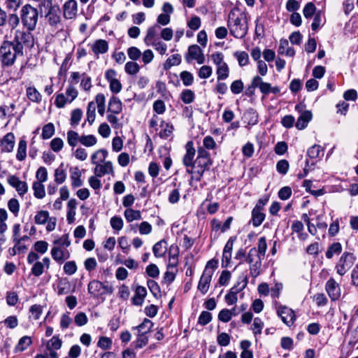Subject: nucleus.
<instances>
[{
    "label": "nucleus",
    "instance_id": "1",
    "mask_svg": "<svg viewBox=\"0 0 358 358\" xmlns=\"http://www.w3.org/2000/svg\"><path fill=\"white\" fill-rule=\"evenodd\" d=\"M237 10H232L229 13L227 25L230 33L237 38H243L248 32V22L244 13H237Z\"/></svg>",
    "mask_w": 358,
    "mask_h": 358
},
{
    "label": "nucleus",
    "instance_id": "2",
    "mask_svg": "<svg viewBox=\"0 0 358 358\" xmlns=\"http://www.w3.org/2000/svg\"><path fill=\"white\" fill-rule=\"evenodd\" d=\"M213 164L210 153L203 148L200 147L197 150V157L195 159L194 169H187V172L195 175L196 180H200L204 172L210 169Z\"/></svg>",
    "mask_w": 358,
    "mask_h": 358
},
{
    "label": "nucleus",
    "instance_id": "3",
    "mask_svg": "<svg viewBox=\"0 0 358 358\" xmlns=\"http://www.w3.org/2000/svg\"><path fill=\"white\" fill-rule=\"evenodd\" d=\"M10 41H3L0 45V62L3 67L13 66L17 58L23 57Z\"/></svg>",
    "mask_w": 358,
    "mask_h": 358
},
{
    "label": "nucleus",
    "instance_id": "4",
    "mask_svg": "<svg viewBox=\"0 0 358 358\" xmlns=\"http://www.w3.org/2000/svg\"><path fill=\"white\" fill-rule=\"evenodd\" d=\"M38 10L36 8L29 3L23 6L20 10V19L23 25L29 31L36 29L38 20Z\"/></svg>",
    "mask_w": 358,
    "mask_h": 358
},
{
    "label": "nucleus",
    "instance_id": "5",
    "mask_svg": "<svg viewBox=\"0 0 358 358\" xmlns=\"http://www.w3.org/2000/svg\"><path fill=\"white\" fill-rule=\"evenodd\" d=\"M11 43L24 55V50L34 45V36L30 31L16 30Z\"/></svg>",
    "mask_w": 358,
    "mask_h": 358
},
{
    "label": "nucleus",
    "instance_id": "6",
    "mask_svg": "<svg viewBox=\"0 0 358 358\" xmlns=\"http://www.w3.org/2000/svg\"><path fill=\"white\" fill-rule=\"evenodd\" d=\"M355 257L351 252H345L340 257L336 266V272L340 275H345L353 266Z\"/></svg>",
    "mask_w": 358,
    "mask_h": 358
},
{
    "label": "nucleus",
    "instance_id": "7",
    "mask_svg": "<svg viewBox=\"0 0 358 358\" xmlns=\"http://www.w3.org/2000/svg\"><path fill=\"white\" fill-rule=\"evenodd\" d=\"M186 152L182 158V164L187 168V169H194L195 165V154L196 150L194 148V143L192 141H188L185 145Z\"/></svg>",
    "mask_w": 358,
    "mask_h": 358
},
{
    "label": "nucleus",
    "instance_id": "8",
    "mask_svg": "<svg viewBox=\"0 0 358 358\" xmlns=\"http://www.w3.org/2000/svg\"><path fill=\"white\" fill-rule=\"evenodd\" d=\"M277 314L288 327L292 326L296 320L294 311L285 306H280L278 308Z\"/></svg>",
    "mask_w": 358,
    "mask_h": 358
},
{
    "label": "nucleus",
    "instance_id": "9",
    "mask_svg": "<svg viewBox=\"0 0 358 358\" xmlns=\"http://www.w3.org/2000/svg\"><path fill=\"white\" fill-rule=\"evenodd\" d=\"M185 59L187 62H189L190 59H194L199 64H203L205 62V57L202 50L197 45H192L189 47Z\"/></svg>",
    "mask_w": 358,
    "mask_h": 358
},
{
    "label": "nucleus",
    "instance_id": "10",
    "mask_svg": "<svg viewBox=\"0 0 358 358\" xmlns=\"http://www.w3.org/2000/svg\"><path fill=\"white\" fill-rule=\"evenodd\" d=\"M43 16L51 27L57 28L61 24V10L58 5L55 8H53V9L50 12L45 13Z\"/></svg>",
    "mask_w": 358,
    "mask_h": 358
},
{
    "label": "nucleus",
    "instance_id": "11",
    "mask_svg": "<svg viewBox=\"0 0 358 358\" xmlns=\"http://www.w3.org/2000/svg\"><path fill=\"white\" fill-rule=\"evenodd\" d=\"M243 285L239 288L232 287L229 292L225 296V301L228 305H233L237 302V294L243 290L248 284V277L243 276L242 278Z\"/></svg>",
    "mask_w": 358,
    "mask_h": 358
},
{
    "label": "nucleus",
    "instance_id": "12",
    "mask_svg": "<svg viewBox=\"0 0 358 358\" xmlns=\"http://www.w3.org/2000/svg\"><path fill=\"white\" fill-rule=\"evenodd\" d=\"M62 9L64 18L73 19L77 15L78 3L76 0H68L64 3Z\"/></svg>",
    "mask_w": 358,
    "mask_h": 358
},
{
    "label": "nucleus",
    "instance_id": "13",
    "mask_svg": "<svg viewBox=\"0 0 358 358\" xmlns=\"http://www.w3.org/2000/svg\"><path fill=\"white\" fill-rule=\"evenodd\" d=\"M325 289L332 301L337 300L341 295V289L334 278H330L326 283Z\"/></svg>",
    "mask_w": 358,
    "mask_h": 358
},
{
    "label": "nucleus",
    "instance_id": "14",
    "mask_svg": "<svg viewBox=\"0 0 358 358\" xmlns=\"http://www.w3.org/2000/svg\"><path fill=\"white\" fill-rule=\"evenodd\" d=\"M16 105L15 103H10L9 105H2L0 106V119L4 120L6 117L8 120L5 125L15 115Z\"/></svg>",
    "mask_w": 358,
    "mask_h": 358
},
{
    "label": "nucleus",
    "instance_id": "15",
    "mask_svg": "<svg viewBox=\"0 0 358 358\" xmlns=\"http://www.w3.org/2000/svg\"><path fill=\"white\" fill-rule=\"evenodd\" d=\"M212 276L213 275H210V273H208V271L203 272L197 286V289L202 294H206L208 292L212 280Z\"/></svg>",
    "mask_w": 358,
    "mask_h": 358
},
{
    "label": "nucleus",
    "instance_id": "16",
    "mask_svg": "<svg viewBox=\"0 0 358 358\" xmlns=\"http://www.w3.org/2000/svg\"><path fill=\"white\" fill-rule=\"evenodd\" d=\"M91 50L95 56L98 57L100 54H105L108 50V43L104 39L96 40L91 44Z\"/></svg>",
    "mask_w": 358,
    "mask_h": 358
},
{
    "label": "nucleus",
    "instance_id": "17",
    "mask_svg": "<svg viewBox=\"0 0 358 358\" xmlns=\"http://www.w3.org/2000/svg\"><path fill=\"white\" fill-rule=\"evenodd\" d=\"M94 172L96 177H102L106 174L113 173L112 162H106L103 164H97L94 168Z\"/></svg>",
    "mask_w": 358,
    "mask_h": 358
},
{
    "label": "nucleus",
    "instance_id": "18",
    "mask_svg": "<svg viewBox=\"0 0 358 358\" xmlns=\"http://www.w3.org/2000/svg\"><path fill=\"white\" fill-rule=\"evenodd\" d=\"M146 294L147 290L145 287L140 285L137 286L135 294L132 298V303L135 306H142Z\"/></svg>",
    "mask_w": 358,
    "mask_h": 358
},
{
    "label": "nucleus",
    "instance_id": "19",
    "mask_svg": "<svg viewBox=\"0 0 358 358\" xmlns=\"http://www.w3.org/2000/svg\"><path fill=\"white\" fill-rule=\"evenodd\" d=\"M51 255L52 259L58 263H62L65 259L69 258L70 254L67 252L65 253L61 247L54 246L51 250Z\"/></svg>",
    "mask_w": 358,
    "mask_h": 358
},
{
    "label": "nucleus",
    "instance_id": "20",
    "mask_svg": "<svg viewBox=\"0 0 358 358\" xmlns=\"http://www.w3.org/2000/svg\"><path fill=\"white\" fill-rule=\"evenodd\" d=\"M27 97L31 101L39 103L42 101V95L34 86H29L26 89Z\"/></svg>",
    "mask_w": 358,
    "mask_h": 358
},
{
    "label": "nucleus",
    "instance_id": "21",
    "mask_svg": "<svg viewBox=\"0 0 358 358\" xmlns=\"http://www.w3.org/2000/svg\"><path fill=\"white\" fill-rule=\"evenodd\" d=\"M122 109V105L120 99L113 96L109 101L108 110L114 114H119Z\"/></svg>",
    "mask_w": 358,
    "mask_h": 358
},
{
    "label": "nucleus",
    "instance_id": "22",
    "mask_svg": "<svg viewBox=\"0 0 358 358\" xmlns=\"http://www.w3.org/2000/svg\"><path fill=\"white\" fill-rule=\"evenodd\" d=\"M57 5L53 4V0H42L38 4V13L41 16L44 15L48 12H50L53 8H55Z\"/></svg>",
    "mask_w": 358,
    "mask_h": 358
},
{
    "label": "nucleus",
    "instance_id": "23",
    "mask_svg": "<svg viewBox=\"0 0 358 358\" xmlns=\"http://www.w3.org/2000/svg\"><path fill=\"white\" fill-rule=\"evenodd\" d=\"M159 29L160 27L159 24H155L148 29L146 36L144 38V41L148 45L157 40L155 39V36L157 35Z\"/></svg>",
    "mask_w": 358,
    "mask_h": 358
},
{
    "label": "nucleus",
    "instance_id": "24",
    "mask_svg": "<svg viewBox=\"0 0 358 358\" xmlns=\"http://www.w3.org/2000/svg\"><path fill=\"white\" fill-rule=\"evenodd\" d=\"M2 151L10 152L15 145V136H4L1 141Z\"/></svg>",
    "mask_w": 358,
    "mask_h": 358
},
{
    "label": "nucleus",
    "instance_id": "25",
    "mask_svg": "<svg viewBox=\"0 0 358 358\" xmlns=\"http://www.w3.org/2000/svg\"><path fill=\"white\" fill-rule=\"evenodd\" d=\"M101 287H103V282L93 280L88 284V292L91 295L98 296L101 294Z\"/></svg>",
    "mask_w": 358,
    "mask_h": 358
},
{
    "label": "nucleus",
    "instance_id": "26",
    "mask_svg": "<svg viewBox=\"0 0 358 358\" xmlns=\"http://www.w3.org/2000/svg\"><path fill=\"white\" fill-rule=\"evenodd\" d=\"M153 327V323L149 319L145 318L143 322L137 327H134L132 329H137L138 334L145 335L150 331Z\"/></svg>",
    "mask_w": 358,
    "mask_h": 358
},
{
    "label": "nucleus",
    "instance_id": "27",
    "mask_svg": "<svg viewBox=\"0 0 358 358\" xmlns=\"http://www.w3.org/2000/svg\"><path fill=\"white\" fill-rule=\"evenodd\" d=\"M153 253L156 257H162L166 252V242L165 240H161L155 243L152 248Z\"/></svg>",
    "mask_w": 358,
    "mask_h": 358
},
{
    "label": "nucleus",
    "instance_id": "28",
    "mask_svg": "<svg viewBox=\"0 0 358 358\" xmlns=\"http://www.w3.org/2000/svg\"><path fill=\"white\" fill-rule=\"evenodd\" d=\"M262 257H255V261L249 264H250V273L254 278H257L260 274V269L262 267Z\"/></svg>",
    "mask_w": 358,
    "mask_h": 358
},
{
    "label": "nucleus",
    "instance_id": "29",
    "mask_svg": "<svg viewBox=\"0 0 358 358\" xmlns=\"http://www.w3.org/2000/svg\"><path fill=\"white\" fill-rule=\"evenodd\" d=\"M31 343L32 341L31 337L24 336L19 340L18 343L15 346V351L22 352L25 350L29 346H30Z\"/></svg>",
    "mask_w": 358,
    "mask_h": 358
},
{
    "label": "nucleus",
    "instance_id": "30",
    "mask_svg": "<svg viewBox=\"0 0 358 358\" xmlns=\"http://www.w3.org/2000/svg\"><path fill=\"white\" fill-rule=\"evenodd\" d=\"M124 215L128 222H131L134 220H138L141 219V213L140 210H134L132 208L126 209Z\"/></svg>",
    "mask_w": 358,
    "mask_h": 358
},
{
    "label": "nucleus",
    "instance_id": "31",
    "mask_svg": "<svg viewBox=\"0 0 358 358\" xmlns=\"http://www.w3.org/2000/svg\"><path fill=\"white\" fill-rule=\"evenodd\" d=\"M178 248L176 245H172L169 250L170 260L173 259V262H169L167 266L168 270L176 267L178 264Z\"/></svg>",
    "mask_w": 358,
    "mask_h": 358
},
{
    "label": "nucleus",
    "instance_id": "32",
    "mask_svg": "<svg viewBox=\"0 0 358 358\" xmlns=\"http://www.w3.org/2000/svg\"><path fill=\"white\" fill-rule=\"evenodd\" d=\"M342 251V245L338 242L333 243L329 246L326 252V257L327 259H331L334 254H340Z\"/></svg>",
    "mask_w": 358,
    "mask_h": 358
},
{
    "label": "nucleus",
    "instance_id": "33",
    "mask_svg": "<svg viewBox=\"0 0 358 358\" xmlns=\"http://www.w3.org/2000/svg\"><path fill=\"white\" fill-rule=\"evenodd\" d=\"M108 155V152L104 149H100L97 151H96L92 155V163L93 164H99V162H103L106 157Z\"/></svg>",
    "mask_w": 358,
    "mask_h": 358
},
{
    "label": "nucleus",
    "instance_id": "34",
    "mask_svg": "<svg viewBox=\"0 0 358 358\" xmlns=\"http://www.w3.org/2000/svg\"><path fill=\"white\" fill-rule=\"evenodd\" d=\"M83 113L81 109L76 108L71 113L70 124L72 127L77 126L82 119Z\"/></svg>",
    "mask_w": 358,
    "mask_h": 358
},
{
    "label": "nucleus",
    "instance_id": "35",
    "mask_svg": "<svg viewBox=\"0 0 358 358\" xmlns=\"http://www.w3.org/2000/svg\"><path fill=\"white\" fill-rule=\"evenodd\" d=\"M96 104L94 101H90L87 108V121L92 124L96 117Z\"/></svg>",
    "mask_w": 358,
    "mask_h": 358
},
{
    "label": "nucleus",
    "instance_id": "36",
    "mask_svg": "<svg viewBox=\"0 0 358 358\" xmlns=\"http://www.w3.org/2000/svg\"><path fill=\"white\" fill-rule=\"evenodd\" d=\"M265 217V214L262 212L252 210L251 222L252 223V225L255 227L260 226L264 222Z\"/></svg>",
    "mask_w": 358,
    "mask_h": 358
},
{
    "label": "nucleus",
    "instance_id": "37",
    "mask_svg": "<svg viewBox=\"0 0 358 358\" xmlns=\"http://www.w3.org/2000/svg\"><path fill=\"white\" fill-rule=\"evenodd\" d=\"M33 189L34 196L37 199H43L45 195L44 185L40 182H34Z\"/></svg>",
    "mask_w": 358,
    "mask_h": 358
},
{
    "label": "nucleus",
    "instance_id": "38",
    "mask_svg": "<svg viewBox=\"0 0 358 358\" xmlns=\"http://www.w3.org/2000/svg\"><path fill=\"white\" fill-rule=\"evenodd\" d=\"M181 62V57L178 54L173 55L167 59L164 63V67L166 70L170 69L173 66L179 65Z\"/></svg>",
    "mask_w": 358,
    "mask_h": 358
},
{
    "label": "nucleus",
    "instance_id": "39",
    "mask_svg": "<svg viewBox=\"0 0 358 358\" xmlns=\"http://www.w3.org/2000/svg\"><path fill=\"white\" fill-rule=\"evenodd\" d=\"M217 80H225L228 78L229 73V69L228 65L225 64H222L221 66H217Z\"/></svg>",
    "mask_w": 358,
    "mask_h": 358
},
{
    "label": "nucleus",
    "instance_id": "40",
    "mask_svg": "<svg viewBox=\"0 0 358 358\" xmlns=\"http://www.w3.org/2000/svg\"><path fill=\"white\" fill-rule=\"evenodd\" d=\"M27 156V142L24 140H21L18 145L17 152L16 157L19 161H22Z\"/></svg>",
    "mask_w": 358,
    "mask_h": 358
},
{
    "label": "nucleus",
    "instance_id": "41",
    "mask_svg": "<svg viewBox=\"0 0 358 358\" xmlns=\"http://www.w3.org/2000/svg\"><path fill=\"white\" fill-rule=\"evenodd\" d=\"M180 99L184 103L189 104L194 101L195 94L191 90H185L180 94Z\"/></svg>",
    "mask_w": 358,
    "mask_h": 358
},
{
    "label": "nucleus",
    "instance_id": "42",
    "mask_svg": "<svg viewBox=\"0 0 358 358\" xmlns=\"http://www.w3.org/2000/svg\"><path fill=\"white\" fill-rule=\"evenodd\" d=\"M63 164H62L55 171V181L57 184L63 183L66 178V173L64 170L62 169Z\"/></svg>",
    "mask_w": 358,
    "mask_h": 358
},
{
    "label": "nucleus",
    "instance_id": "43",
    "mask_svg": "<svg viewBox=\"0 0 358 358\" xmlns=\"http://www.w3.org/2000/svg\"><path fill=\"white\" fill-rule=\"evenodd\" d=\"M62 345V340L57 336H54L50 341L46 345L47 350H59L61 348Z\"/></svg>",
    "mask_w": 358,
    "mask_h": 358
},
{
    "label": "nucleus",
    "instance_id": "44",
    "mask_svg": "<svg viewBox=\"0 0 358 358\" xmlns=\"http://www.w3.org/2000/svg\"><path fill=\"white\" fill-rule=\"evenodd\" d=\"M147 285L150 291L155 298H159L161 296V289L157 282L153 280H148Z\"/></svg>",
    "mask_w": 358,
    "mask_h": 358
},
{
    "label": "nucleus",
    "instance_id": "45",
    "mask_svg": "<svg viewBox=\"0 0 358 358\" xmlns=\"http://www.w3.org/2000/svg\"><path fill=\"white\" fill-rule=\"evenodd\" d=\"M81 173L78 168H75V171L72 173L71 176V179L72 181V186L73 187H78L83 185V181L80 179Z\"/></svg>",
    "mask_w": 358,
    "mask_h": 358
},
{
    "label": "nucleus",
    "instance_id": "46",
    "mask_svg": "<svg viewBox=\"0 0 358 358\" xmlns=\"http://www.w3.org/2000/svg\"><path fill=\"white\" fill-rule=\"evenodd\" d=\"M49 219V213L47 210H40L34 217L36 224H44Z\"/></svg>",
    "mask_w": 358,
    "mask_h": 358
},
{
    "label": "nucleus",
    "instance_id": "47",
    "mask_svg": "<svg viewBox=\"0 0 358 358\" xmlns=\"http://www.w3.org/2000/svg\"><path fill=\"white\" fill-rule=\"evenodd\" d=\"M68 100H69V98H67L66 95H64V94H57L55 96V105L58 108H62L66 103H71Z\"/></svg>",
    "mask_w": 358,
    "mask_h": 358
},
{
    "label": "nucleus",
    "instance_id": "48",
    "mask_svg": "<svg viewBox=\"0 0 358 358\" xmlns=\"http://www.w3.org/2000/svg\"><path fill=\"white\" fill-rule=\"evenodd\" d=\"M124 70L129 75H135L139 71L140 66L135 62H128L124 66Z\"/></svg>",
    "mask_w": 358,
    "mask_h": 358
},
{
    "label": "nucleus",
    "instance_id": "49",
    "mask_svg": "<svg viewBox=\"0 0 358 358\" xmlns=\"http://www.w3.org/2000/svg\"><path fill=\"white\" fill-rule=\"evenodd\" d=\"M79 141L86 147H91L96 143L97 140L94 136H80Z\"/></svg>",
    "mask_w": 358,
    "mask_h": 358
},
{
    "label": "nucleus",
    "instance_id": "50",
    "mask_svg": "<svg viewBox=\"0 0 358 358\" xmlns=\"http://www.w3.org/2000/svg\"><path fill=\"white\" fill-rule=\"evenodd\" d=\"M148 343V338L145 335L138 334L137 339L131 343L135 348H142Z\"/></svg>",
    "mask_w": 358,
    "mask_h": 358
},
{
    "label": "nucleus",
    "instance_id": "51",
    "mask_svg": "<svg viewBox=\"0 0 358 358\" xmlns=\"http://www.w3.org/2000/svg\"><path fill=\"white\" fill-rule=\"evenodd\" d=\"M180 77L185 86H190L193 83L194 77L192 74L189 71H182L180 73Z\"/></svg>",
    "mask_w": 358,
    "mask_h": 358
},
{
    "label": "nucleus",
    "instance_id": "52",
    "mask_svg": "<svg viewBox=\"0 0 358 358\" xmlns=\"http://www.w3.org/2000/svg\"><path fill=\"white\" fill-rule=\"evenodd\" d=\"M97 346L103 350H109L112 347V340L106 336H101L98 341Z\"/></svg>",
    "mask_w": 358,
    "mask_h": 358
},
{
    "label": "nucleus",
    "instance_id": "53",
    "mask_svg": "<svg viewBox=\"0 0 358 358\" xmlns=\"http://www.w3.org/2000/svg\"><path fill=\"white\" fill-rule=\"evenodd\" d=\"M154 48L162 55H164L166 52L167 45L160 40H156L150 43Z\"/></svg>",
    "mask_w": 358,
    "mask_h": 358
},
{
    "label": "nucleus",
    "instance_id": "54",
    "mask_svg": "<svg viewBox=\"0 0 358 358\" xmlns=\"http://www.w3.org/2000/svg\"><path fill=\"white\" fill-rule=\"evenodd\" d=\"M289 162L286 159H281L277 162L276 169L282 175H285L289 170Z\"/></svg>",
    "mask_w": 358,
    "mask_h": 358
},
{
    "label": "nucleus",
    "instance_id": "55",
    "mask_svg": "<svg viewBox=\"0 0 358 358\" xmlns=\"http://www.w3.org/2000/svg\"><path fill=\"white\" fill-rule=\"evenodd\" d=\"M234 56L237 58L240 66H243L248 63L249 56L246 52H236L234 53Z\"/></svg>",
    "mask_w": 358,
    "mask_h": 358
},
{
    "label": "nucleus",
    "instance_id": "56",
    "mask_svg": "<svg viewBox=\"0 0 358 358\" xmlns=\"http://www.w3.org/2000/svg\"><path fill=\"white\" fill-rule=\"evenodd\" d=\"M267 250V243L265 237H261L258 241V248L257 249V252L258 255H260V257H264L266 252Z\"/></svg>",
    "mask_w": 358,
    "mask_h": 358
},
{
    "label": "nucleus",
    "instance_id": "57",
    "mask_svg": "<svg viewBox=\"0 0 358 358\" xmlns=\"http://www.w3.org/2000/svg\"><path fill=\"white\" fill-rule=\"evenodd\" d=\"M77 271V266L74 261H69L64 264V271L66 274L71 275Z\"/></svg>",
    "mask_w": 358,
    "mask_h": 358
},
{
    "label": "nucleus",
    "instance_id": "58",
    "mask_svg": "<svg viewBox=\"0 0 358 358\" xmlns=\"http://www.w3.org/2000/svg\"><path fill=\"white\" fill-rule=\"evenodd\" d=\"M20 18L15 13L9 14L8 16V23L11 30L15 29L20 24Z\"/></svg>",
    "mask_w": 358,
    "mask_h": 358
},
{
    "label": "nucleus",
    "instance_id": "59",
    "mask_svg": "<svg viewBox=\"0 0 358 358\" xmlns=\"http://www.w3.org/2000/svg\"><path fill=\"white\" fill-rule=\"evenodd\" d=\"M212 320V315L208 311H202L198 320V323L205 326Z\"/></svg>",
    "mask_w": 358,
    "mask_h": 358
},
{
    "label": "nucleus",
    "instance_id": "60",
    "mask_svg": "<svg viewBox=\"0 0 358 358\" xmlns=\"http://www.w3.org/2000/svg\"><path fill=\"white\" fill-rule=\"evenodd\" d=\"M66 97L69 99L68 101L71 103L78 96V92L74 86L69 85L66 89Z\"/></svg>",
    "mask_w": 358,
    "mask_h": 358
},
{
    "label": "nucleus",
    "instance_id": "61",
    "mask_svg": "<svg viewBox=\"0 0 358 358\" xmlns=\"http://www.w3.org/2000/svg\"><path fill=\"white\" fill-rule=\"evenodd\" d=\"M127 55L129 59L136 61L141 57V52L138 48L132 46L127 49Z\"/></svg>",
    "mask_w": 358,
    "mask_h": 358
},
{
    "label": "nucleus",
    "instance_id": "62",
    "mask_svg": "<svg viewBox=\"0 0 358 358\" xmlns=\"http://www.w3.org/2000/svg\"><path fill=\"white\" fill-rule=\"evenodd\" d=\"M233 313L232 311L224 308L222 309L218 314V319L219 320L223 322H228L231 320L232 317Z\"/></svg>",
    "mask_w": 358,
    "mask_h": 358
},
{
    "label": "nucleus",
    "instance_id": "63",
    "mask_svg": "<svg viewBox=\"0 0 358 358\" xmlns=\"http://www.w3.org/2000/svg\"><path fill=\"white\" fill-rule=\"evenodd\" d=\"M145 271L148 276L153 278H157L159 275V270L155 264L148 265L145 268Z\"/></svg>",
    "mask_w": 358,
    "mask_h": 358
},
{
    "label": "nucleus",
    "instance_id": "64",
    "mask_svg": "<svg viewBox=\"0 0 358 358\" xmlns=\"http://www.w3.org/2000/svg\"><path fill=\"white\" fill-rule=\"evenodd\" d=\"M8 208L16 216L20 210V204L17 199H10L8 202Z\"/></svg>",
    "mask_w": 358,
    "mask_h": 358
}]
</instances>
